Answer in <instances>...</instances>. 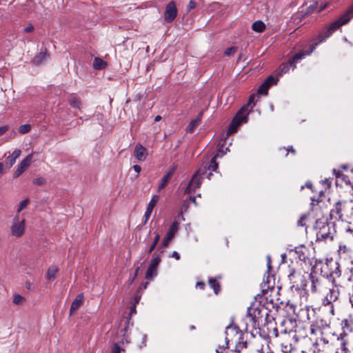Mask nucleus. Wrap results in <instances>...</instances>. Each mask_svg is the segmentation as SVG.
Masks as SVG:
<instances>
[{"instance_id": "obj_3", "label": "nucleus", "mask_w": 353, "mask_h": 353, "mask_svg": "<svg viewBox=\"0 0 353 353\" xmlns=\"http://www.w3.org/2000/svg\"><path fill=\"white\" fill-rule=\"evenodd\" d=\"M352 17H353V5L337 20L333 21L329 26H325L316 38L314 39V43L313 44L316 46L319 43L325 41L341 26L347 23Z\"/></svg>"}, {"instance_id": "obj_35", "label": "nucleus", "mask_w": 353, "mask_h": 353, "mask_svg": "<svg viewBox=\"0 0 353 353\" xmlns=\"http://www.w3.org/2000/svg\"><path fill=\"white\" fill-rule=\"evenodd\" d=\"M30 124H23L19 127L18 131L21 134H25L31 130Z\"/></svg>"}, {"instance_id": "obj_12", "label": "nucleus", "mask_w": 353, "mask_h": 353, "mask_svg": "<svg viewBox=\"0 0 353 353\" xmlns=\"http://www.w3.org/2000/svg\"><path fill=\"white\" fill-rule=\"evenodd\" d=\"M179 223L176 221H174L172 222V223L170 226L168 231L166 233L165 236L163 238V239L161 242L162 247L166 248L168 246L171 240L174 238L175 234L177 233V232L179 230Z\"/></svg>"}, {"instance_id": "obj_63", "label": "nucleus", "mask_w": 353, "mask_h": 353, "mask_svg": "<svg viewBox=\"0 0 353 353\" xmlns=\"http://www.w3.org/2000/svg\"><path fill=\"white\" fill-rule=\"evenodd\" d=\"M273 334L275 336V337H278L279 336V330H278L277 328H274L273 330Z\"/></svg>"}, {"instance_id": "obj_51", "label": "nucleus", "mask_w": 353, "mask_h": 353, "mask_svg": "<svg viewBox=\"0 0 353 353\" xmlns=\"http://www.w3.org/2000/svg\"><path fill=\"white\" fill-rule=\"evenodd\" d=\"M255 98H256V96L254 94L250 95L249 97V101H248V105L252 104V108L255 105V102H254Z\"/></svg>"}, {"instance_id": "obj_57", "label": "nucleus", "mask_w": 353, "mask_h": 353, "mask_svg": "<svg viewBox=\"0 0 353 353\" xmlns=\"http://www.w3.org/2000/svg\"><path fill=\"white\" fill-rule=\"evenodd\" d=\"M345 232L353 236V228H350V227L347 228Z\"/></svg>"}, {"instance_id": "obj_13", "label": "nucleus", "mask_w": 353, "mask_h": 353, "mask_svg": "<svg viewBox=\"0 0 353 353\" xmlns=\"http://www.w3.org/2000/svg\"><path fill=\"white\" fill-rule=\"evenodd\" d=\"M161 262L160 256H154L146 271L145 273V279L148 280H152L154 276L157 275V268Z\"/></svg>"}, {"instance_id": "obj_38", "label": "nucleus", "mask_w": 353, "mask_h": 353, "mask_svg": "<svg viewBox=\"0 0 353 353\" xmlns=\"http://www.w3.org/2000/svg\"><path fill=\"white\" fill-rule=\"evenodd\" d=\"M159 196L158 195H154L150 201L148 207L154 209L157 202L159 201Z\"/></svg>"}, {"instance_id": "obj_52", "label": "nucleus", "mask_w": 353, "mask_h": 353, "mask_svg": "<svg viewBox=\"0 0 353 353\" xmlns=\"http://www.w3.org/2000/svg\"><path fill=\"white\" fill-rule=\"evenodd\" d=\"M9 129V126L8 125H3V126H1L0 127V136L3 135V134H5Z\"/></svg>"}, {"instance_id": "obj_29", "label": "nucleus", "mask_w": 353, "mask_h": 353, "mask_svg": "<svg viewBox=\"0 0 353 353\" xmlns=\"http://www.w3.org/2000/svg\"><path fill=\"white\" fill-rule=\"evenodd\" d=\"M252 28L255 32H262L265 29V25L261 21H256L254 23H253V24L252 26Z\"/></svg>"}, {"instance_id": "obj_61", "label": "nucleus", "mask_w": 353, "mask_h": 353, "mask_svg": "<svg viewBox=\"0 0 353 353\" xmlns=\"http://www.w3.org/2000/svg\"><path fill=\"white\" fill-rule=\"evenodd\" d=\"M190 200L194 203L196 205H197L196 202V197L194 196H190Z\"/></svg>"}, {"instance_id": "obj_59", "label": "nucleus", "mask_w": 353, "mask_h": 353, "mask_svg": "<svg viewBox=\"0 0 353 353\" xmlns=\"http://www.w3.org/2000/svg\"><path fill=\"white\" fill-rule=\"evenodd\" d=\"M316 6H317V2H314L312 5L308 7V9H310V10H314L316 8Z\"/></svg>"}, {"instance_id": "obj_28", "label": "nucleus", "mask_w": 353, "mask_h": 353, "mask_svg": "<svg viewBox=\"0 0 353 353\" xmlns=\"http://www.w3.org/2000/svg\"><path fill=\"white\" fill-rule=\"evenodd\" d=\"M106 63L99 57H95L93 62V67L95 70H101L106 67Z\"/></svg>"}, {"instance_id": "obj_39", "label": "nucleus", "mask_w": 353, "mask_h": 353, "mask_svg": "<svg viewBox=\"0 0 353 353\" xmlns=\"http://www.w3.org/2000/svg\"><path fill=\"white\" fill-rule=\"evenodd\" d=\"M124 351L125 350L123 347H121L117 343H115L112 347L110 353H121Z\"/></svg>"}, {"instance_id": "obj_49", "label": "nucleus", "mask_w": 353, "mask_h": 353, "mask_svg": "<svg viewBox=\"0 0 353 353\" xmlns=\"http://www.w3.org/2000/svg\"><path fill=\"white\" fill-rule=\"evenodd\" d=\"M281 349L283 353H290L292 347L291 345L288 346V345L281 344Z\"/></svg>"}, {"instance_id": "obj_23", "label": "nucleus", "mask_w": 353, "mask_h": 353, "mask_svg": "<svg viewBox=\"0 0 353 353\" xmlns=\"http://www.w3.org/2000/svg\"><path fill=\"white\" fill-rule=\"evenodd\" d=\"M21 150L15 149L13 152L7 157L6 160V164H8L10 167L12 166L14 164L16 159L21 155Z\"/></svg>"}, {"instance_id": "obj_53", "label": "nucleus", "mask_w": 353, "mask_h": 353, "mask_svg": "<svg viewBox=\"0 0 353 353\" xmlns=\"http://www.w3.org/2000/svg\"><path fill=\"white\" fill-rule=\"evenodd\" d=\"M142 339H143V341H142V345H141V347H145L146 345L147 335L146 334H143L142 335Z\"/></svg>"}, {"instance_id": "obj_30", "label": "nucleus", "mask_w": 353, "mask_h": 353, "mask_svg": "<svg viewBox=\"0 0 353 353\" xmlns=\"http://www.w3.org/2000/svg\"><path fill=\"white\" fill-rule=\"evenodd\" d=\"M209 285L211 288H213L214 293L218 294L221 290L219 283L216 281L215 278H210L208 280Z\"/></svg>"}, {"instance_id": "obj_4", "label": "nucleus", "mask_w": 353, "mask_h": 353, "mask_svg": "<svg viewBox=\"0 0 353 353\" xmlns=\"http://www.w3.org/2000/svg\"><path fill=\"white\" fill-rule=\"evenodd\" d=\"M294 321L291 319H285L281 322L280 334L283 336L287 334L290 337L294 339L295 341L298 342L301 339H304L309 336L308 327L304 325H297L296 329L293 330Z\"/></svg>"}, {"instance_id": "obj_54", "label": "nucleus", "mask_w": 353, "mask_h": 353, "mask_svg": "<svg viewBox=\"0 0 353 353\" xmlns=\"http://www.w3.org/2000/svg\"><path fill=\"white\" fill-rule=\"evenodd\" d=\"M172 256L173 258H174L176 260H179V259H180V255H179V254L177 252H176V251H174V252H172Z\"/></svg>"}, {"instance_id": "obj_15", "label": "nucleus", "mask_w": 353, "mask_h": 353, "mask_svg": "<svg viewBox=\"0 0 353 353\" xmlns=\"http://www.w3.org/2000/svg\"><path fill=\"white\" fill-rule=\"evenodd\" d=\"M134 156L139 161H144L148 156L147 149L141 144L137 143L134 148Z\"/></svg>"}, {"instance_id": "obj_36", "label": "nucleus", "mask_w": 353, "mask_h": 353, "mask_svg": "<svg viewBox=\"0 0 353 353\" xmlns=\"http://www.w3.org/2000/svg\"><path fill=\"white\" fill-rule=\"evenodd\" d=\"M159 239H160V235L159 233H157L154 236L153 243L149 248L148 253H151L154 250V248H156L157 245L158 244V243L159 241Z\"/></svg>"}, {"instance_id": "obj_62", "label": "nucleus", "mask_w": 353, "mask_h": 353, "mask_svg": "<svg viewBox=\"0 0 353 353\" xmlns=\"http://www.w3.org/2000/svg\"><path fill=\"white\" fill-rule=\"evenodd\" d=\"M288 152H290L291 153H292L293 154H294L296 153V151L293 148L292 146H290L288 148Z\"/></svg>"}, {"instance_id": "obj_48", "label": "nucleus", "mask_w": 353, "mask_h": 353, "mask_svg": "<svg viewBox=\"0 0 353 353\" xmlns=\"http://www.w3.org/2000/svg\"><path fill=\"white\" fill-rule=\"evenodd\" d=\"M196 7V0H190L188 6V12H190L191 10L195 8Z\"/></svg>"}, {"instance_id": "obj_27", "label": "nucleus", "mask_w": 353, "mask_h": 353, "mask_svg": "<svg viewBox=\"0 0 353 353\" xmlns=\"http://www.w3.org/2000/svg\"><path fill=\"white\" fill-rule=\"evenodd\" d=\"M294 63L290 60L288 63H283L280 65L278 70V74L279 76H282L283 74L288 72L290 70V68L292 66Z\"/></svg>"}, {"instance_id": "obj_33", "label": "nucleus", "mask_w": 353, "mask_h": 353, "mask_svg": "<svg viewBox=\"0 0 353 353\" xmlns=\"http://www.w3.org/2000/svg\"><path fill=\"white\" fill-rule=\"evenodd\" d=\"M270 85L268 84V82H263L259 88L258 92L261 94H268V89L270 88Z\"/></svg>"}, {"instance_id": "obj_14", "label": "nucleus", "mask_w": 353, "mask_h": 353, "mask_svg": "<svg viewBox=\"0 0 353 353\" xmlns=\"http://www.w3.org/2000/svg\"><path fill=\"white\" fill-rule=\"evenodd\" d=\"M177 15V9L174 1H170L165 8L164 13V19L165 21L170 23L174 20Z\"/></svg>"}, {"instance_id": "obj_40", "label": "nucleus", "mask_w": 353, "mask_h": 353, "mask_svg": "<svg viewBox=\"0 0 353 353\" xmlns=\"http://www.w3.org/2000/svg\"><path fill=\"white\" fill-rule=\"evenodd\" d=\"M32 183L37 185H43L46 183V179L43 177H38L34 179Z\"/></svg>"}, {"instance_id": "obj_34", "label": "nucleus", "mask_w": 353, "mask_h": 353, "mask_svg": "<svg viewBox=\"0 0 353 353\" xmlns=\"http://www.w3.org/2000/svg\"><path fill=\"white\" fill-rule=\"evenodd\" d=\"M235 343H236L235 351L238 353H240L243 349L247 347V341H242L241 340H237Z\"/></svg>"}, {"instance_id": "obj_5", "label": "nucleus", "mask_w": 353, "mask_h": 353, "mask_svg": "<svg viewBox=\"0 0 353 353\" xmlns=\"http://www.w3.org/2000/svg\"><path fill=\"white\" fill-rule=\"evenodd\" d=\"M314 229L316 231L317 241H332L334 239V230L325 219H319L316 221Z\"/></svg>"}, {"instance_id": "obj_18", "label": "nucleus", "mask_w": 353, "mask_h": 353, "mask_svg": "<svg viewBox=\"0 0 353 353\" xmlns=\"http://www.w3.org/2000/svg\"><path fill=\"white\" fill-rule=\"evenodd\" d=\"M307 252L308 250L305 246H299L295 248V252L296 253L299 260L303 261L304 263L309 262L310 261L307 254Z\"/></svg>"}, {"instance_id": "obj_31", "label": "nucleus", "mask_w": 353, "mask_h": 353, "mask_svg": "<svg viewBox=\"0 0 353 353\" xmlns=\"http://www.w3.org/2000/svg\"><path fill=\"white\" fill-rule=\"evenodd\" d=\"M34 153L28 154L23 160H22L19 165H21L25 170H26L31 164Z\"/></svg>"}, {"instance_id": "obj_37", "label": "nucleus", "mask_w": 353, "mask_h": 353, "mask_svg": "<svg viewBox=\"0 0 353 353\" xmlns=\"http://www.w3.org/2000/svg\"><path fill=\"white\" fill-rule=\"evenodd\" d=\"M25 301V299L20 294H16L13 296V303L16 305H21Z\"/></svg>"}, {"instance_id": "obj_46", "label": "nucleus", "mask_w": 353, "mask_h": 353, "mask_svg": "<svg viewBox=\"0 0 353 353\" xmlns=\"http://www.w3.org/2000/svg\"><path fill=\"white\" fill-rule=\"evenodd\" d=\"M236 52V48L235 47H231L228 48L225 50V54L228 57L234 54Z\"/></svg>"}, {"instance_id": "obj_26", "label": "nucleus", "mask_w": 353, "mask_h": 353, "mask_svg": "<svg viewBox=\"0 0 353 353\" xmlns=\"http://www.w3.org/2000/svg\"><path fill=\"white\" fill-rule=\"evenodd\" d=\"M58 272V268L55 265L50 266L47 271L46 278L51 281L54 280L56 277V274Z\"/></svg>"}, {"instance_id": "obj_25", "label": "nucleus", "mask_w": 353, "mask_h": 353, "mask_svg": "<svg viewBox=\"0 0 353 353\" xmlns=\"http://www.w3.org/2000/svg\"><path fill=\"white\" fill-rule=\"evenodd\" d=\"M310 340L312 341V344L316 347L323 346L328 344V341L325 338L323 337V335L315 339L311 338Z\"/></svg>"}, {"instance_id": "obj_60", "label": "nucleus", "mask_w": 353, "mask_h": 353, "mask_svg": "<svg viewBox=\"0 0 353 353\" xmlns=\"http://www.w3.org/2000/svg\"><path fill=\"white\" fill-rule=\"evenodd\" d=\"M17 170L21 172V173H23L26 170L21 165L19 164L17 165Z\"/></svg>"}, {"instance_id": "obj_47", "label": "nucleus", "mask_w": 353, "mask_h": 353, "mask_svg": "<svg viewBox=\"0 0 353 353\" xmlns=\"http://www.w3.org/2000/svg\"><path fill=\"white\" fill-rule=\"evenodd\" d=\"M28 202H29L28 199H25V200L21 201L19 203L18 212H21L23 208H25L26 207V205H28Z\"/></svg>"}, {"instance_id": "obj_11", "label": "nucleus", "mask_w": 353, "mask_h": 353, "mask_svg": "<svg viewBox=\"0 0 353 353\" xmlns=\"http://www.w3.org/2000/svg\"><path fill=\"white\" fill-rule=\"evenodd\" d=\"M25 220L19 221V216L14 217L10 227L12 234L15 237H21L25 232Z\"/></svg>"}, {"instance_id": "obj_9", "label": "nucleus", "mask_w": 353, "mask_h": 353, "mask_svg": "<svg viewBox=\"0 0 353 353\" xmlns=\"http://www.w3.org/2000/svg\"><path fill=\"white\" fill-rule=\"evenodd\" d=\"M225 334V347H230V343H236L237 340H241L243 335L239 327L234 324H230L226 327Z\"/></svg>"}, {"instance_id": "obj_10", "label": "nucleus", "mask_w": 353, "mask_h": 353, "mask_svg": "<svg viewBox=\"0 0 353 353\" xmlns=\"http://www.w3.org/2000/svg\"><path fill=\"white\" fill-rule=\"evenodd\" d=\"M249 111L248 110V108L246 107H243L232 119L229 127V132L233 133L236 132L238 127L241 123H247V117Z\"/></svg>"}, {"instance_id": "obj_50", "label": "nucleus", "mask_w": 353, "mask_h": 353, "mask_svg": "<svg viewBox=\"0 0 353 353\" xmlns=\"http://www.w3.org/2000/svg\"><path fill=\"white\" fill-rule=\"evenodd\" d=\"M277 81L278 80L276 79L274 77L270 76L265 81V82H268V84H269L271 86V85L272 84H276Z\"/></svg>"}, {"instance_id": "obj_44", "label": "nucleus", "mask_w": 353, "mask_h": 353, "mask_svg": "<svg viewBox=\"0 0 353 353\" xmlns=\"http://www.w3.org/2000/svg\"><path fill=\"white\" fill-rule=\"evenodd\" d=\"M152 210H153L152 208L147 207L146 211L144 214V217H145L144 223H145L148 221V219L150 217V215L152 212Z\"/></svg>"}, {"instance_id": "obj_56", "label": "nucleus", "mask_w": 353, "mask_h": 353, "mask_svg": "<svg viewBox=\"0 0 353 353\" xmlns=\"http://www.w3.org/2000/svg\"><path fill=\"white\" fill-rule=\"evenodd\" d=\"M133 168H134V170L137 172V173H139L141 170V168L140 165H134L133 166Z\"/></svg>"}, {"instance_id": "obj_17", "label": "nucleus", "mask_w": 353, "mask_h": 353, "mask_svg": "<svg viewBox=\"0 0 353 353\" xmlns=\"http://www.w3.org/2000/svg\"><path fill=\"white\" fill-rule=\"evenodd\" d=\"M308 333L310 339H315L323 335V331L316 323H312L310 327H308Z\"/></svg>"}, {"instance_id": "obj_42", "label": "nucleus", "mask_w": 353, "mask_h": 353, "mask_svg": "<svg viewBox=\"0 0 353 353\" xmlns=\"http://www.w3.org/2000/svg\"><path fill=\"white\" fill-rule=\"evenodd\" d=\"M349 251V248L345 245H339V254H346Z\"/></svg>"}, {"instance_id": "obj_45", "label": "nucleus", "mask_w": 353, "mask_h": 353, "mask_svg": "<svg viewBox=\"0 0 353 353\" xmlns=\"http://www.w3.org/2000/svg\"><path fill=\"white\" fill-rule=\"evenodd\" d=\"M152 210H153L152 208L147 207L146 211L144 214V217H145L144 223H145L148 221V219L150 217V215L152 212Z\"/></svg>"}, {"instance_id": "obj_2", "label": "nucleus", "mask_w": 353, "mask_h": 353, "mask_svg": "<svg viewBox=\"0 0 353 353\" xmlns=\"http://www.w3.org/2000/svg\"><path fill=\"white\" fill-rule=\"evenodd\" d=\"M224 154L225 152L223 151L219 150L209 163L205 165H201L192 176L191 180L185 190V193L191 194L192 192H194L196 189L199 188L207 170L214 172L216 171L219 168V163L216 162V159L223 157Z\"/></svg>"}, {"instance_id": "obj_22", "label": "nucleus", "mask_w": 353, "mask_h": 353, "mask_svg": "<svg viewBox=\"0 0 353 353\" xmlns=\"http://www.w3.org/2000/svg\"><path fill=\"white\" fill-rule=\"evenodd\" d=\"M315 48H316V46L314 44H312L310 46V50L308 51L300 52L299 53H296V54H294L293 56L292 59H291V61L294 63V62H296V61L302 59L306 55H309L310 53H312L314 50Z\"/></svg>"}, {"instance_id": "obj_1", "label": "nucleus", "mask_w": 353, "mask_h": 353, "mask_svg": "<svg viewBox=\"0 0 353 353\" xmlns=\"http://www.w3.org/2000/svg\"><path fill=\"white\" fill-rule=\"evenodd\" d=\"M268 290H263V294L254 296L255 302L252 303L247 310L246 328L250 327L254 330H261L265 325L269 316L268 304Z\"/></svg>"}, {"instance_id": "obj_43", "label": "nucleus", "mask_w": 353, "mask_h": 353, "mask_svg": "<svg viewBox=\"0 0 353 353\" xmlns=\"http://www.w3.org/2000/svg\"><path fill=\"white\" fill-rule=\"evenodd\" d=\"M307 216L306 214H303L297 221L298 226H304L305 225V221L307 219Z\"/></svg>"}, {"instance_id": "obj_21", "label": "nucleus", "mask_w": 353, "mask_h": 353, "mask_svg": "<svg viewBox=\"0 0 353 353\" xmlns=\"http://www.w3.org/2000/svg\"><path fill=\"white\" fill-rule=\"evenodd\" d=\"M202 115H203V112H201L198 114L197 117L195 119H193L190 121V123L188 124V125L186 128V131L188 132H190V133L193 132V131L194 130L196 127H197L200 124V123L201 121V119H202Z\"/></svg>"}, {"instance_id": "obj_24", "label": "nucleus", "mask_w": 353, "mask_h": 353, "mask_svg": "<svg viewBox=\"0 0 353 353\" xmlns=\"http://www.w3.org/2000/svg\"><path fill=\"white\" fill-rule=\"evenodd\" d=\"M173 173H174V170H170L164 175L163 179H161L160 184L159 185V187H158L159 191H161L166 186V185L168 184L170 178L172 177Z\"/></svg>"}, {"instance_id": "obj_64", "label": "nucleus", "mask_w": 353, "mask_h": 353, "mask_svg": "<svg viewBox=\"0 0 353 353\" xmlns=\"http://www.w3.org/2000/svg\"><path fill=\"white\" fill-rule=\"evenodd\" d=\"M21 174H22V173H21V172L17 171V170H16V171H15V172H14V177H19Z\"/></svg>"}, {"instance_id": "obj_41", "label": "nucleus", "mask_w": 353, "mask_h": 353, "mask_svg": "<svg viewBox=\"0 0 353 353\" xmlns=\"http://www.w3.org/2000/svg\"><path fill=\"white\" fill-rule=\"evenodd\" d=\"M258 353H274L269 347L268 345L265 346H262L260 349L257 350Z\"/></svg>"}, {"instance_id": "obj_58", "label": "nucleus", "mask_w": 353, "mask_h": 353, "mask_svg": "<svg viewBox=\"0 0 353 353\" xmlns=\"http://www.w3.org/2000/svg\"><path fill=\"white\" fill-rule=\"evenodd\" d=\"M327 6V3H325L324 4L321 5L319 10H317L318 12H321L322 10H323Z\"/></svg>"}, {"instance_id": "obj_7", "label": "nucleus", "mask_w": 353, "mask_h": 353, "mask_svg": "<svg viewBox=\"0 0 353 353\" xmlns=\"http://www.w3.org/2000/svg\"><path fill=\"white\" fill-rule=\"evenodd\" d=\"M341 326L343 332L337 336V341L342 350L346 352L347 351L346 345L348 343V332H353V320L345 319L341 321Z\"/></svg>"}, {"instance_id": "obj_55", "label": "nucleus", "mask_w": 353, "mask_h": 353, "mask_svg": "<svg viewBox=\"0 0 353 353\" xmlns=\"http://www.w3.org/2000/svg\"><path fill=\"white\" fill-rule=\"evenodd\" d=\"M34 30V27L32 24H30L28 25L27 27H26L25 28V31L27 32H31Z\"/></svg>"}, {"instance_id": "obj_32", "label": "nucleus", "mask_w": 353, "mask_h": 353, "mask_svg": "<svg viewBox=\"0 0 353 353\" xmlns=\"http://www.w3.org/2000/svg\"><path fill=\"white\" fill-rule=\"evenodd\" d=\"M68 102H69L70 105L73 108H77L78 109L81 108V100L76 97H71L69 99Z\"/></svg>"}, {"instance_id": "obj_6", "label": "nucleus", "mask_w": 353, "mask_h": 353, "mask_svg": "<svg viewBox=\"0 0 353 353\" xmlns=\"http://www.w3.org/2000/svg\"><path fill=\"white\" fill-rule=\"evenodd\" d=\"M311 280V291L312 293L325 294L327 289L333 284V279L332 274L330 276L325 278L324 276L316 277L312 274L310 275Z\"/></svg>"}, {"instance_id": "obj_16", "label": "nucleus", "mask_w": 353, "mask_h": 353, "mask_svg": "<svg viewBox=\"0 0 353 353\" xmlns=\"http://www.w3.org/2000/svg\"><path fill=\"white\" fill-rule=\"evenodd\" d=\"M50 57V54L46 52H41L37 54L32 59V63L35 65H40L45 61H46Z\"/></svg>"}, {"instance_id": "obj_8", "label": "nucleus", "mask_w": 353, "mask_h": 353, "mask_svg": "<svg viewBox=\"0 0 353 353\" xmlns=\"http://www.w3.org/2000/svg\"><path fill=\"white\" fill-rule=\"evenodd\" d=\"M325 293V294L324 297L322 299V305L325 306L331 305V312L332 313V314H334V308L332 303L339 299L340 294L339 289L338 288L337 284L336 283L335 279H333L332 285H331V287L328 288L327 291Z\"/></svg>"}, {"instance_id": "obj_20", "label": "nucleus", "mask_w": 353, "mask_h": 353, "mask_svg": "<svg viewBox=\"0 0 353 353\" xmlns=\"http://www.w3.org/2000/svg\"><path fill=\"white\" fill-rule=\"evenodd\" d=\"M83 303V294H79L77 296L75 299L72 301L70 309V314H71L76 310H77L80 306Z\"/></svg>"}, {"instance_id": "obj_19", "label": "nucleus", "mask_w": 353, "mask_h": 353, "mask_svg": "<svg viewBox=\"0 0 353 353\" xmlns=\"http://www.w3.org/2000/svg\"><path fill=\"white\" fill-rule=\"evenodd\" d=\"M269 283V280L268 279L264 281V285L262 286V290H268V293L267 294V296H268V312H270V307H274V300L272 298H271V293H272L274 291V288H270L269 285H268L267 287V289L265 288V286L267 283ZM261 294H263V291H261Z\"/></svg>"}]
</instances>
